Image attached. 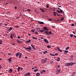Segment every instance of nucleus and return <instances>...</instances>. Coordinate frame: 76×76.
<instances>
[{
  "label": "nucleus",
  "instance_id": "f257e3e1",
  "mask_svg": "<svg viewBox=\"0 0 76 76\" xmlns=\"http://www.w3.org/2000/svg\"><path fill=\"white\" fill-rule=\"evenodd\" d=\"M75 64H76L75 62L67 63L65 64V65L66 66H73V65H74Z\"/></svg>",
  "mask_w": 76,
  "mask_h": 76
},
{
  "label": "nucleus",
  "instance_id": "f03ea898",
  "mask_svg": "<svg viewBox=\"0 0 76 76\" xmlns=\"http://www.w3.org/2000/svg\"><path fill=\"white\" fill-rule=\"evenodd\" d=\"M31 73L30 72H28L26 73L24 75V76H30Z\"/></svg>",
  "mask_w": 76,
  "mask_h": 76
},
{
  "label": "nucleus",
  "instance_id": "7ed1b4c3",
  "mask_svg": "<svg viewBox=\"0 0 76 76\" xmlns=\"http://www.w3.org/2000/svg\"><path fill=\"white\" fill-rule=\"evenodd\" d=\"M26 48V50H32V48L30 46H28V48Z\"/></svg>",
  "mask_w": 76,
  "mask_h": 76
},
{
  "label": "nucleus",
  "instance_id": "20e7f679",
  "mask_svg": "<svg viewBox=\"0 0 76 76\" xmlns=\"http://www.w3.org/2000/svg\"><path fill=\"white\" fill-rule=\"evenodd\" d=\"M61 71V69H58L57 70V71H56V74H58Z\"/></svg>",
  "mask_w": 76,
  "mask_h": 76
},
{
  "label": "nucleus",
  "instance_id": "39448f33",
  "mask_svg": "<svg viewBox=\"0 0 76 76\" xmlns=\"http://www.w3.org/2000/svg\"><path fill=\"white\" fill-rule=\"evenodd\" d=\"M44 41L45 43H49V42H48V40L46 39H44Z\"/></svg>",
  "mask_w": 76,
  "mask_h": 76
},
{
  "label": "nucleus",
  "instance_id": "423d86ee",
  "mask_svg": "<svg viewBox=\"0 0 76 76\" xmlns=\"http://www.w3.org/2000/svg\"><path fill=\"white\" fill-rule=\"evenodd\" d=\"M42 64H44L45 63H46V62H47L44 59H42Z\"/></svg>",
  "mask_w": 76,
  "mask_h": 76
},
{
  "label": "nucleus",
  "instance_id": "0eeeda50",
  "mask_svg": "<svg viewBox=\"0 0 76 76\" xmlns=\"http://www.w3.org/2000/svg\"><path fill=\"white\" fill-rule=\"evenodd\" d=\"M31 46H32V48L33 49V50H36V49L35 48V47H34V45L33 44H32L31 45Z\"/></svg>",
  "mask_w": 76,
  "mask_h": 76
},
{
  "label": "nucleus",
  "instance_id": "6e6552de",
  "mask_svg": "<svg viewBox=\"0 0 76 76\" xmlns=\"http://www.w3.org/2000/svg\"><path fill=\"white\" fill-rule=\"evenodd\" d=\"M57 48H58V51H59L60 52H62V50H61L60 49V48L58 47H57Z\"/></svg>",
  "mask_w": 76,
  "mask_h": 76
},
{
  "label": "nucleus",
  "instance_id": "1a4fd4ad",
  "mask_svg": "<svg viewBox=\"0 0 76 76\" xmlns=\"http://www.w3.org/2000/svg\"><path fill=\"white\" fill-rule=\"evenodd\" d=\"M11 58H10L7 59L9 61V63H11V62H12V60H11Z\"/></svg>",
  "mask_w": 76,
  "mask_h": 76
},
{
  "label": "nucleus",
  "instance_id": "9d476101",
  "mask_svg": "<svg viewBox=\"0 0 76 76\" xmlns=\"http://www.w3.org/2000/svg\"><path fill=\"white\" fill-rule=\"evenodd\" d=\"M19 54H20V53L18 52L16 54V57H18L19 56Z\"/></svg>",
  "mask_w": 76,
  "mask_h": 76
},
{
  "label": "nucleus",
  "instance_id": "9b49d317",
  "mask_svg": "<svg viewBox=\"0 0 76 76\" xmlns=\"http://www.w3.org/2000/svg\"><path fill=\"white\" fill-rule=\"evenodd\" d=\"M38 23L40 25H42L43 24H44V22L41 21H39Z\"/></svg>",
  "mask_w": 76,
  "mask_h": 76
},
{
  "label": "nucleus",
  "instance_id": "f8f14e48",
  "mask_svg": "<svg viewBox=\"0 0 76 76\" xmlns=\"http://www.w3.org/2000/svg\"><path fill=\"white\" fill-rule=\"evenodd\" d=\"M73 56H70V59L71 61L72 60H73Z\"/></svg>",
  "mask_w": 76,
  "mask_h": 76
},
{
  "label": "nucleus",
  "instance_id": "ddd939ff",
  "mask_svg": "<svg viewBox=\"0 0 76 76\" xmlns=\"http://www.w3.org/2000/svg\"><path fill=\"white\" fill-rule=\"evenodd\" d=\"M53 13L54 14V16H56V14H57V12H55L54 11L53 12Z\"/></svg>",
  "mask_w": 76,
  "mask_h": 76
},
{
  "label": "nucleus",
  "instance_id": "4468645a",
  "mask_svg": "<svg viewBox=\"0 0 76 76\" xmlns=\"http://www.w3.org/2000/svg\"><path fill=\"white\" fill-rule=\"evenodd\" d=\"M9 72L10 73H11L12 72V69H10Z\"/></svg>",
  "mask_w": 76,
  "mask_h": 76
},
{
  "label": "nucleus",
  "instance_id": "2eb2a0df",
  "mask_svg": "<svg viewBox=\"0 0 76 76\" xmlns=\"http://www.w3.org/2000/svg\"><path fill=\"white\" fill-rule=\"evenodd\" d=\"M40 75V74L38 72L36 73V76H39Z\"/></svg>",
  "mask_w": 76,
  "mask_h": 76
},
{
  "label": "nucleus",
  "instance_id": "dca6fc26",
  "mask_svg": "<svg viewBox=\"0 0 76 76\" xmlns=\"http://www.w3.org/2000/svg\"><path fill=\"white\" fill-rule=\"evenodd\" d=\"M64 53V54H67L68 53V50H65Z\"/></svg>",
  "mask_w": 76,
  "mask_h": 76
},
{
  "label": "nucleus",
  "instance_id": "f3484780",
  "mask_svg": "<svg viewBox=\"0 0 76 76\" xmlns=\"http://www.w3.org/2000/svg\"><path fill=\"white\" fill-rule=\"evenodd\" d=\"M21 56H22V53H20V55L19 57V58H21Z\"/></svg>",
  "mask_w": 76,
  "mask_h": 76
},
{
  "label": "nucleus",
  "instance_id": "a211bd4d",
  "mask_svg": "<svg viewBox=\"0 0 76 76\" xmlns=\"http://www.w3.org/2000/svg\"><path fill=\"white\" fill-rule=\"evenodd\" d=\"M18 72H19V71L20 70V67H19L18 68Z\"/></svg>",
  "mask_w": 76,
  "mask_h": 76
},
{
  "label": "nucleus",
  "instance_id": "6ab92c4d",
  "mask_svg": "<svg viewBox=\"0 0 76 76\" xmlns=\"http://www.w3.org/2000/svg\"><path fill=\"white\" fill-rule=\"evenodd\" d=\"M60 60V58L59 57H58V59H57V61H59Z\"/></svg>",
  "mask_w": 76,
  "mask_h": 76
},
{
  "label": "nucleus",
  "instance_id": "aec40b11",
  "mask_svg": "<svg viewBox=\"0 0 76 76\" xmlns=\"http://www.w3.org/2000/svg\"><path fill=\"white\" fill-rule=\"evenodd\" d=\"M32 38L33 39H35L36 40H37V38L36 37H32Z\"/></svg>",
  "mask_w": 76,
  "mask_h": 76
},
{
  "label": "nucleus",
  "instance_id": "412c9836",
  "mask_svg": "<svg viewBox=\"0 0 76 76\" xmlns=\"http://www.w3.org/2000/svg\"><path fill=\"white\" fill-rule=\"evenodd\" d=\"M73 36H74V35H73V34H71L70 35V37H71V38H72L73 37Z\"/></svg>",
  "mask_w": 76,
  "mask_h": 76
},
{
  "label": "nucleus",
  "instance_id": "4be33fe9",
  "mask_svg": "<svg viewBox=\"0 0 76 76\" xmlns=\"http://www.w3.org/2000/svg\"><path fill=\"white\" fill-rule=\"evenodd\" d=\"M31 31L32 32H35V29H32L31 30Z\"/></svg>",
  "mask_w": 76,
  "mask_h": 76
},
{
  "label": "nucleus",
  "instance_id": "5701e85b",
  "mask_svg": "<svg viewBox=\"0 0 76 76\" xmlns=\"http://www.w3.org/2000/svg\"><path fill=\"white\" fill-rule=\"evenodd\" d=\"M11 30H12V27H10L9 29V31H11Z\"/></svg>",
  "mask_w": 76,
  "mask_h": 76
},
{
  "label": "nucleus",
  "instance_id": "b1692460",
  "mask_svg": "<svg viewBox=\"0 0 76 76\" xmlns=\"http://www.w3.org/2000/svg\"><path fill=\"white\" fill-rule=\"evenodd\" d=\"M47 48H51V46L50 45H48L47 46Z\"/></svg>",
  "mask_w": 76,
  "mask_h": 76
},
{
  "label": "nucleus",
  "instance_id": "393cba45",
  "mask_svg": "<svg viewBox=\"0 0 76 76\" xmlns=\"http://www.w3.org/2000/svg\"><path fill=\"white\" fill-rule=\"evenodd\" d=\"M38 69H35L34 70V72H37V71H38Z\"/></svg>",
  "mask_w": 76,
  "mask_h": 76
},
{
  "label": "nucleus",
  "instance_id": "a878e982",
  "mask_svg": "<svg viewBox=\"0 0 76 76\" xmlns=\"http://www.w3.org/2000/svg\"><path fill=\"white\" fill-rule=\"evenodd\" d=\"M69 47H67L66 48L65 50H67L69 49Z\"/></svg>",
  "mask_w": 76,
  "mask_h": 76
},
{
  "label": "nucleus",
  "instance_id": "bb28decb",
  "mask_svg": "<svg viewBox=\"0 0 76 76\" xmlns=\"http://www.w3.org/2000/svg\"><path fill=\"white\" fill-rule=\"evenodd\" d=\"M40 74H42L43 73V72L42 71V70L40 71Z\"/></svg>",
  "mask_w": 76,
  "mask_h": 76
},
{
  "label": "nucleus",
  "instance_id": "cd10ccee",
  "mask_svg": "<svg viewBox=\"0 0 76 76\" xmlns=\"http://www.w3.org/2000/svg\"><path fill=\"white\" fill-rule=\"evenodd\" d=\"M39 31L41 32H44V30H42L41 31L40 30H39Z\"/></svg>",
  "mask_w": 76,
  "mask_h": 76
},
{
  "label": "nucleus",
  "instance_id": "c85d7f7f",
  "mask_svg": "<svg viewBox=\"0 0 76 76\" xmlns=\"http://www.w3.org/2000/svg\"><path fill=\"white\" fill-rule=\"evenodd\" d=\"M13 37H12V34H11V35H10V38L11 39H13Z\"/></svg>",
  "mask_w": 76,
  "mask_h": 76
},
{
  "label": "nucleus",
  "instance_id": "c756f323",
  "mask_svg": "<svg viewBox=\"0 0 76 76\" xmlns=\"http://www.w3.org/2000/svg\"><path fill=\"white\" fill-rule=\"evenodd\" d=\"M31 41L30 40H29L28 41H27V42H30Z\"/></svg>",
  "mask_w": 76,
  "mask_h": 76
},
{
  "label": "nucleus",
  "instance_id": "7c9ffc66",
  "mask_svg": "<svg viewBox=\"0 0 76 76\" xmlns=\"http://www.w3.org/2000/svg\"><path fill=\"white\" fill-rule=\"evenodd\" d=\"M49 5V4H48L47 5V6H46L47 7H46L47 8H48V7H49V6H48Z\"/></svg>",
  "mask_w": 76,
  "mask_h": 76
},
{
  "label": "nucleus",
  "instance_id": "2f4dec72",
  "mask_svg": "<svg viewBox=\"0 0 76 76\" xmlns=\"http://www.w3.org/2000/svg\"><path fill=\"white\" fill-rule=\"evenodd\" d=\"M45 61H46L47 62V58H46L45 59Z\"/></svg>",
  "mask_w": 76,
  "mask_h": 76
},
{
  "label": "nucleus",
  "instance_id": "473e14b6",
  "mask_svg": "<svg viewBox=\"0 0 76 76\" xmlns=\"http://www.w3.org/2000/svg\"><path fill=\"white\" fill-rule=\"evenodd\" d=\"M35 34H38V31H36L35 32Z\"/></svg>",
  "mask_w": 76,
  "mask_h": 76
},
{
  "label": "nucleus",
  "instance_id": "72a5a7b5",
  "mask_svg": "<svg viewBox=\"0 0 76 76\" xmlns=\"http://www.w3.org/2000/svg\"><path fill=\"white\" fill-rule=\"evenodd\" d=\"M50 63L53 64V63H54V61H50Z\"/></svg>",
  "mask_w": 76,
  "mask_h": 76
},
{
  "label": "nucleus",
  "instance_id": "f704fd0d",
  "mask_svg": "<svg viewBox=\"0 0 76 76\" xmlns=\"http://www.w3.org/2000/svg\"><path fill=\"white\" fill-rule=\"evenodd\" d=\"M48 33H49V34H50V35H51V31H49Z\"/></svg>",
  "mask_w": 76,
  "mask_h": 76
},
{
  "label": "nucleus",
  "instance_id": "c9c22d12",
  "mask_svg": "<svg viewBox=\"0 0 76 76\" xmlns=\"http://www.w3.org/2000/svg\"><path fill=\"white\" fill-rule=\"evenodd\" d=\"M27 11H28V12H31V10L30 9H28L27 10Z\"/></svg>",
  "mask_w": 76,
  "mask_h": 76
},
{
  "label": "nucleus",
  "instance_id": "e433bc0d",
  "mask_svg": "<svg viewBox=\"0 0 76 76\" xmlns=\"http://www.w3.org/2000/svg\"><path fill=\"white\" fill-rule=\"evenodd\" d=\"M57 14V16H62L61 15H58V13L56 14Z\"/></svg>",
  "mask_w": 76,
  "mask_h": 76
},
{
  "label": "nucleus",
  "instance_id": "4c0bfd02",
  "mask_svg": "<svg viewBox=\"0 0 76 76\" xmlns=\"http://www.w3.org/2000/svg\"><path fill=\"white\" fill-rule=\"evenodd\" d=\"M60 12H61V13H63V11L62 10H60Z\"/></svg>",
  "mask_w": 76,
  "mask_h": 76
},
{
  "label": "nucleus",
  "instance_id": "58836bf2",
  "mask_svg": "<svg viewBox=\"0 0 76 76\" xmlns=\"http://www.w3.org/2000/svg\"><path fill=\"white\" fill-rule=\"evenodd\" d=\"M41 11L42 12H43V13H44L45 12L44 11V10L43 9H42Z\"/></svg>",
  "mask_w": 76,
  "mask_h": 76
},
{
  "label": "nucleus",
  "instance_id": "ea45409f",
  "mask_svg": "<svg viewBox=\"0 0 76 76\" xmlns=\"http://www.w3.org/2000/svg\"><path fill=\"white\" fill-rule=\"evenodd\" d=\"M15 28H19V26H15Z\"/></svg>",
  "mask_w": 76,
  "mask_h": 76
},
{
  "label": "nucleus",
  "instance_id": "a19ab883",
  "mask_svg": "<svg viewBox=\"0 0 76 76\" xmlns=\"http://www.w3.org/2000/svg\"><path fill=\"white\" fill-rule=\"evenodd\" d=\"M8 55L9 56H12V54L10 53H8Z\"/></svg>",
  "mask_w": 76,
  "mask_h": 76
},
{
  "label": "nucleus",
  "instance_id": "79ce46f5",
  "mask_svg": "<svg viewBox=\"0 0 76 76\" xmlns=\"http://www.w3.org/2000/svg\"><path fill=\"white\" fill-rule=\"evenodd\" d=\"M61 20H64V17L62 18L61 19Z\"/></svg>",
  "mask_w": 76,
  "mask_h": 76
},
{
  "label": "nucleus",
  "instance_id": "37998d69",
  "mask_svg": "<svg viewBox=\"0 0 76 76\" xmlns=\"http://www.w3.org/2000/svg\"><path fill=\"white\" fill-rule=\"evenodd\" d=\"M2 66H1V65H0V69H2Z\"/></svg>",
  "mask_w": 76,
  "mask_h": 76
},
{
  "label": "nucleus",
  "instance_id": "c03bdc74",
  "mask_svg": "<svg viewBox=\"0 0 76 76\" xmlns=\"http://www.w3.org/2000/svg\"><path fill=\"white\" fill-rule=\"evenodd\" d=\"M57 12L59 13H60V11L58 10H57Z\"/></svg>",
  "mask_w": 76,
  "mask_h": 76
},
{
  "label": "nucleus",
  "instance_id": "a18cd8bd",
  "mask_svg": "<svg viewBox=\"0 0 76 76\" xmlns=\"http://www.w3.org/2000/svg\"><path fill=\"white\" fill-rule=\"evenodd\" d=\"M55 26H52V28H55Z\"/></svg>",
  "mask_w": 76,
  "mask_h": 76
},
{
  "label": "nucleus",
  "instance_id": "49530a36",
  "mask_svg": "<svg viewBox=\"0 0 76 76\" xmlns=\"http://www.w3.org/2000/svg\"><path fill=\"white\" fill-rule=\"evenodd\" d=\"M58 67V68H60V65H57Z\"/></svg>",
  "mask_w": 76,
  "mask_h": 76
},
{
  "label": "nucleus",
  "instance_id": "de8ad7c7",
  "mask_svg": "<svg viewBox=\"0 0 76 76\" xmlns=\"http://www.w3.org/2000/svg\"><path fill=\"white\" fill-rule=\"evenodd\" d=\"M44 29H45V30L46 29H47V27H44Z\"/></svg>",
  "mask_w": 76,
  "mask_h": 76
},
{
  "label": "nucleus",
  "instance_id": "09e8293b",
  "mask_svg": "<svg viewBox=\"0 0 76 76\" xmlns=\"http://www.w3.org/2000/svg\"><path fill=\"white\" fill-rule=\"evenodd\" d=\"M48 20H49V21H51V20H52V19H48Z\"/></svg>",
  "mask_w": 76,
  "mask_h": 76
},
{
  "label": "nucleus",
  "instance_id": "8fccbe9b",
  "mask_svg": "<svg viewBox=\"0 0 76 76\" xmlns=\"http://www.w3.org/2000/svg\"><path fill=\"white\" fill-rule=\"evenodd\" d=\"M15 10L17 9V7H16V6L15 7Z\"/></svg>",
  "mask_w": 76,
  "mask_h": 76
},
{
  "label": "nucleus",
  "instance_id": "3c124183",
  "mask_svg": "<svg viewBox=\"0 0 76 76\" xmlns=\"http://www.w3.org/2000/svg\"><path fill=\"white\" fill-rule=\"evenodd\" d=\"M42 71L43 72H44V73L45 72V71L44 70H42Z\"/></svg>",
  "mask_w": 76,
  "mask_h": 76
},
{
  "label": "nucleus",
  "instance_id": "603ef678",
  "mask_svg": "<svg viewBox=\"0 0 76 76\" xmlns=\"http://www.w3.org/2000/svg\"><path fill=\"white\" fill-rule=\"evenodd\" d=\"M34 20H31L30 21L31 22H32V21Z\"/></svg>",
  "mask_w": 76,
  "mask_h": 76
},
{
  "label": "nucleus",
  "instance_id": "864d4df0",
  "mask_svg": "<svg viewBox=\"0 0 76 76\" xmlns=\"http://www.w3.org/2000/svg\"><path fill=\"white\" fill-rule=\"evenodd\" d=\"M55 56H58V53H55Z\"/></svg>",
  "mask_w": 76,
  "mask_h": 76
},
{
  "label": "nucleus",
  "instance_id": "5fc2aeb1",
  "mask_svg": "<svg viewBox=\"0 0 76 76\" xmlns=\"http://www.w3.org/2000/svg\"><path fill=\"white\" fill-rule=\"evenodd\" d=\"M43 54H45V53H46L45 52V51L43 52Z\"/></svg>",
  "mask_w": 76,
  "mask_h": 76
},
{
  "label": "nucleus",
  "instance_id": "6e6d98bb",
  "mask_svg": "<svg viewBox=\"0 0 76 76\" xmlns=\"http://www.w3.org/2000/svg\"><path fill=\"white\" fill-rule=\"evenodd\" d=\"M75 73H76L75 72H73V75H75Z\"/></svg>",
  "mask_w": 76,
  "mask_h": 76
},
{
  "label": "nucleus",
  "instance_id": "4d7b16f0",
  "mask_svg": "<svg viewBox=\"0 0 76 76\" xmlns=\"http://www.w3.org/2000/svg\"><path fill=\"white\" fill-rule=\"evenodd\" d=\"M74 37H75V38H76V36L75 35H74Z\"/></svg>",
  "mask_w": 76,
  "mask_h": 76
},
{
  "label": "nucleus",
  "instance_id": "13d9d810",
  "mask_svg": "<svg viewBox=\"0 0 76 76\" xmlns=\"http://www.w3.org/2000/svg\"><path fill=\"white\" fill-rule=\"evenodd\" d=\"M72 26H74V24H72Z\"/></svg>",
  "mask_w": 76,
  "mask_h": 76
},
{
  "label": "nucleus",
  "instance_id": "bf43d9fd",
  "mask_svg": "<svg viewBox=\"0 0 76 76\" xmlns=\"http://www.w3.org/2000/svg\"><path fill=\"white\" fill-rule=\"evenodd\" d=\"M45 33L46 34L48 33V31H45Z\"/></svg>",
  "mask_w": 76,
  "mask_h": 76
},
{
  "label": "nucleus",
  "instance_id": "052dcab7",
  "mask_svg": "<svg viewBox=\"0 0 76 76\" xmlns=\"http://www.w3.org/2000/svg\"><path fill=\"white\" fill-rule=\"evenodd\" d=\"M20 16H22V14L21 13V12H20Z\"/></svg>",
  "mask_w": 76,
  "mask_h": 76
},
{
  "label": "nucleus",
  "instance_id": "680f3d73",
  "mask_svg": "<svg viewBox=\"0 0 76 76\" xmlns=\"http://www.w3.org/2000/svg\"><path fill=\"white\" fill-rule=\"evenodd\" d=\"M4 35H6V36H7V34L5 33Z\"/></svg>",
  "mask_w": 76,
  "mask_h": 76
},
{
  "label": "nucleus",
  "instance_id": "e2e57ef3",
  "mask_svg": "<svg viewBox=\"0 0 76 76\" xmlns=\"http://www.w3.org/2000/svg\"><path fill=\"white\" fill-rule=\"evenodd\" d=\"M1 25H2V23H0V26H1Z\"/></svg>",
  "mask_w": 76,
  "mask_h": 76
},
{
  "label": "nucleus",
  "instance_id": "0e129e2a",
  "mask_svg": "<svg viewBox=\"0 0 76 76\" xmlns=\"http://www.w3.org/2000/svg\"><path fill=\"white\" fill-rule=\"evenodd\" d=\"M0 41L1 42H3V41H2V40H1V39H0Z\"/></svg>",
  "mask_w": 76,
  "mask_h": 76
},
{
  "label": "nucleus",
  "instance_id": "69168bd1",
  "mask_svg": "<svg viewBox=\"0 0 76 76\" xmlns=\"http://www.w3.org/2000/svg\"><path fill=\"white\" fill-rule=\"evenodd\" d=\"M41 39H44V38H43L42 37H40Z\"/></svg>",
  "mask_w": 76,
  "mask_h": 76
},
{
  "label": "nucleus",
  "instance_id": "338daca9",
  "mask_svg": "<svg viewBox=\"0 0 76 76\" xmlns=\"http://www.w3.org/2000/svg\"><path fill=\"white\" fill-rule=\"evenodd\" d=\"M18 38H20V37H19V36H18Z\"/></svg>",
  "mask_w": 76,
  "mask_h": 76
},
{
  "label": "nucleus",
  "instance_id": "774afa93",
  "mask_svg": "<svg viewBox=\"0 0 76 76\" xmlns=\"http://www.w3.org/2000/svg\"><path fill=\"white\" fill-rule=\"evenodd\" d=\"M28 35H29V36H31V34H28Z\"/></svg>",
  "mask_w": 76,
  "mask_h": 76
}]
</instances>
